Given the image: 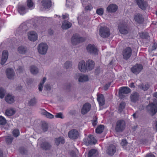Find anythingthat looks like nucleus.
<instances>
[{
  "instance_id": "nucleus-58",
  "label": "nucleus",
  "mask_w": 157,
  "mask_h": 157,
  "mask_svg": "<svg viewBox=\"0 0 157 157\" xmlns=\"http://www.w3.org/2000/svg\"><path fill=\"white\" fill-rule=\"evenodd\" d=\"M70 155L72 157H76V154L73 151H72L70 152Z\"/></svg>"
},
{
  "instance_id": "nucleus-59",
  "label": "nucleus",
  "mask_w": 157,
  "mask_h": 157,
  "mask_svg": "<svg viewBox=\"0 0 157 157\" xmlns=\"http://www.w3.org/2000/svg\"><path fill=\"white\" fill-rule=\"evenodd\" d=\"M23 71L22 67L21 66H19L17 69V71L18 73H21Z\"/></svg>"
},
{
  "instance_id": "nucleus-38",
  "label": "nucleus",
  "mask_w": 157,
  "mask_h": 157,
  "mask_svg": "<svg viewBox=\"0 0 157 157\" xmlns=\"http://www.w3.org/2000/svg\"><path fill=\"white\" fill-rule=\"evenodd\" d=\"M41 114L46 116L47 117L50 118H52L54 117V116L50 113L46 111L43 109L41 112Z\"/></svg>"
},
{
  "instance_id": "nucleus-48",
  "label": "nucleus",
  "mask_w": 157,
  "mask_h": 157,
  "mask_svg": "<svg viewBox=\"0 0 157 157\" xmlns=\"http://www.w3.org/2000/svg\"><path fill=\"white\" fill-rule=\"evenodd\" d=\"M66 6L67 7H72L73 6L74 3L73 0H66Z\"/></svg>"
},
{
  "instance_id": "nucleus-8",
  "label": "nucleus",
  "mask_w": 157,
  "mask_h": 157,
  "mask_svg": "<svg viewBox=\"0 0 157 157\" xmlns=\"http://www.w3.org/2000/svg\"><path fill=\"white\" fill-rule=\"evenodd\" d=\"M28 29L27 25L24 23L21 24L16 30V33L19 35H21L25 33Z\"/></svg>"
},
{
  "instance_id": "nucleus-49",
  "label": "nucleus",
  "mask_w": 157,
  "mask_h": 157,
  "mask_svg": "<svg viewBox=\"0 0 157 157\" xmlns=\"http://www.w3.org/2000/svg\"><path fill=\"white\" fill-rule=\"evenodd\" d=\"M36 103V99L35 98H32L29 101L28 104L29 106H33Z\"/></svg>"
},
{
  "instance_id": "nucleus-42",
  "label": "nucleus",
  "mask_w": 157,
  "mask_h": 157,
  "mask_svg": "<svg viewBox=\"0 0 157 157\" xmlns=\"http://www.w3.org/2000/svg\"><path fill=\"white\" fill-rule=\"evenodd\" d=\"M72 66V63L70 61H66L64 64V66L66 69L70 68Z\"/></svg>"
},
{
  "instance_id": "nucleus-39",
  "label": "nucleus",
  "mask_w": 157,
  "mask_h": 157,
  "mask_svg": "<svg viewBox=\"0 0 157 157\" xmlns=\"http://www.w3.org/2000/svg\"><path fill=\"white\" fill-rule=\"evenodd\" d=\"M38 68L35 66H32L30 67V71L31 73L34 75L37 74L38 72Z\"/></svg>"
},
{
  "instance_id": "nucleus-13",
  "label": "nucleus",
  "mask_w": 157,
  "mask_h": 157,
  "mask_svg": "<svg viewBox=\"0 0 157 157\" xmlns=\"http://www.w3.org/2000/svg\"><path fill=\"white\" fill-rule=\"evenodd\" d=\"M143 69V67L141 64H136L131 68V71L135 74L140 73Z\"/></svg>"
},
{
  "instance_id": "nucleus-61",
  "label": "nucleus",
  "mask_w": 157,
  "mask_h": 157,
  "mask_svg": "<svg viewBox=\"0 0 157 157\" xmlns=\"http://www.w3.org/2000/svg\"><path fill=\"white\" fill-rule=\"evenodd\" d=\"M86 9L87 10H90L92 8V6L91 5H88L86 7Z\"/></svg>"
},
{
  "instance_id": "nucleus-31",
  "label": "nucleus",
  "mask_w": 157,
  "mask_h": 157,
  "mask_svg": "<svg viewBox=\"0 0 157 157\" xmlns=\"http://www.w3.org/2000/svg\"><path fill=\"white\" fill-rule=\"evenodd\" d=\"M55 142L57 146H58L60 143H61L62 144H64L65 141L63 137H59L58 138H55Z\"/></svg>"
},
{
  "instance_id": "nucleus-22",
  "label": "nucleus",
  "mask_w": 157,
  "mask_h": 157,
  "mask_svg": "<svg viewBox=\"0 0 157 157\" xmlns=\"http://www.w3.org/2000/svg\"><path fill=\"white\" fill-rule=\"evenodd\" d=\"M118 9V6L115 4H111L107 7L106 10L109 13L115 12Z\"/></svg>"
},
{
  "instance_id": "nucleus-54",
  "label": "nucleus",
  "mask_w": 157,
  "mask_h": 157,
  "mask_svg": "<svg viewBox=\"0 0 157 157\" xmlns=\"http://www.w3.org/2000/svg\"><path fill=\"white\" fill-rule=\"evenodd\" d=\"M27 4L29 8H31L33 6V3L32 0H27Z\"/></svg>"
},
{
  "instance_id": "nucleus-23",
  "label": "nucleus",
  "mask_w": 157,
  "mask_h": 157,
  "mask_svg": "<svg viewBox=\"0 0 157 157\" xmlns=\"http://www.w3.org/2000/svg\"><path fill=\"white\" fill-rule=\"evenodd\" d=\"M87 70L89 71L91 70L94 68L95 63L92 60H88L86 62Z\"/></svg>"
},
{
  "instance_id": "nucleus-47",
  "label": "nucleus",
  "mask_w": 157,
  "mask_h": 157,
  "mask_svg": "<svg viewBox=\"0 0 157 157\" xmlns=\"http://www.w3.org/2000/svg\"><path fill=\"white\" fill-rule=\"evenodd\" d=\"M6 123L5 118L2 116H0V124L4 125Z\"/></svg>"
},
{
  "instance_id": "nucleus-1",
  "label": "nucleus",
  "mask_w": 157,
  "mask_h": 157,
  "mask_svg": "<svg viewBox=\"0 0 157 157\" xmlns=\"http://www.w3.org/2000/svg\"><path fill=\"white\" fill-rule=\"evenodd\" d=\"M125 126V121L123 120H119L116 123L115 130L117 132H122L124 130Z\"/></svg>"
},
{
  "instance_id": "nucleus-40",
  "label": "nucleus",
  "mask_w": 157,
  "mask_h": 157,
  "mask_svg": "<svg viewBox=\"0 0 157 157\" xmlns=\"http://www.w3.org/2000/svg\"><path fill=\"white\" fill-rule=\"evenodd\" d=\"M104 128V126L103 125H100L96 129V132L100 134L102 133Z\"/></svg>"
},
{
  "instance_id": "nucleus-7",
  "label": "nucleus",
  "mask_w": 157,
  "mask_h": 157,
  "mask_svg": "<svg viewBox=\"0 0 157 157\" xmlns=\"http://www.w3.org/2000/svg\"><path fill=\"white\" fill-rule=\"evenodd\" d=\"M48 46L44 43H41L38 46V52L41 55H44L46 54L48 49Z\"/></svg>"
},
{
  "instance_id": "nucleus-25",
  "label": "nucleus",
  "mask_w": 157,
  "mask_h": 157,
  "mask_svg": "<svg viewBox=\"0 0 157 157\" xmlns=\"http://www.w3.org/2000/svg\"><path fill=\"white\" fill-rule=\"evenodd\" d=\"M76 76L78 78V81L79 82H83L88 80V77L87 75L78 74H76Z\"/></svg>"
},
{
  "instance_id": "nucleus-11",
  "label": "nucleus",
  "mask_w": 157,
  "mask_h": 157,
  "mask_svg": "<svg viewBox=\"0 0 157 157\" xmlns=\"http://www.w3.org/2000/svg\"><path fill=\"white\" fill-rule=\"evenodd\" d=\"M68 137L72 140L77 139L79 136V132L76 129H73L70 131L68 134Z\"/></svg>"
},
{
  "instance_id": "nucleus-46",
  "label": "nucleus",
  "mask_w": 157,
  "mask_h": 157,
  "mask_svg": "<svg viewBox=\"0 0 157 157\" xmlns=\"http://www.w3.org/2000/svg\"><path fill=\"white\" fill-rule=\"evenodd\" d=\"M6 92V91L5 89L2 88H0V98H4Z\"/></svg>"
},
{
  "instance_id": "nucleus-51",
  "label": "nucleus",
  "mask_w": 157,
  "mask_h": 157,
  "mask_svg": "<svg viewBox=\"0 0 157 157\" xmlns=\"http://www.w3.org/2000/svg\"><path fill=\"white\" fill-rule=\"evenodd\" d=\"M128 144V143L127 142V141L126 140L123 139L122 140L121 144L123 147L125 149L126 148V146Z\"/></svg>"
},
{
  "instance_id": "nucleus-5",
  "label": "nucleus",
  "mask_w": 157,
  "mask_h": 157,
  "mask_svg": "<svg viewBox=\"0 0 157 157\" xmlns=\"http://www.w3.org/2000/svg\"><path fill=\"white\" fill-rule=\"evenodd\" d=\"M99 33L100 36L103 38L108 37L110 35L109 29L106 27H101Z\"/></svg>"
},
{
  "instance_id": "nucleus-55",
  "label": "nucleus",
  "mask_w": 157,
  "mask_h": 157,
  "mask_svg": "<svg viewBox=\"0 0 157 157\" xmlns=\"http://www.w3.org/2000/svg\"><path fill=\"white\" fill-rule=\"evenodd\" d=\"M13 134L14 136L17 137L19 135V131L17 129H14L13 131Z\"/></svg>"
},
{
  "instance_id": "nucleus-63",
  "label": "nucleus",
  "mask_w": 157,
  "mask_h": 157,
  "mask_svg": "<svg viewBox=\"0 0 157 157\" xmlns=\"http://www.w3.org/2000/svg\"><path fill=\"white\" fill-rule=\"evenodd\" d=\"M110 83H109L108 84H106L104 86V89L105 90H107L108 89L109 87L110 86Z\"/></svg>"
},
{
  "instance_id": "nucleus-62",
  "label": "nucleus",
  "mask_w": 157,
  "mask_h": 157,
  "mask_svg": "<svg viewBox=\"0 0 157 157\" xmlns=\"http://www.w3.org/2000/svg\"><path fill=\"white\" fill-rule=\"evenodd\" d=\"M97 118L95 117V119L94 120V122H93V124L94 126H95L97 125Z\"/></svg>"
},
{
  "instance_id": "nucleus-9",
  "label": "nucleus",
  "mask_w": 157,
  "mask_h": 157,
  "mask_svg": "<svg viewBox=\"0 0 157 157\" xmlns=\"http://www.w3.org/2000/svg\"><path fill=\"white\" fill-rule=\"evenodd\" d=\"M132 54V50L131 48L128 47L123 50L122 52V55L123 58L127 60L131 56Z\"/></svg>"
},
{
  "instance_id": "nucleus-33",
  "label": "nucleus",
  "mask_w": 157,
  "mask_h": 157,
  "mask_svg": "<svg viewBox=\"0 0 157 157\" xmlns=\"http://www.w3.org/2000/svg\"><path fill=\"white\" fill-rule=\"evenodd\" d=\"M139 88L144 91H146L149 88L150 86L148 83L145 84H141L138 85Z\"/></svg>"
},
{
  "instance_id": "nucleus-52",
  "label": "nucleus",
  "mask_w": 157,
  "mask_h": 157,
  "mask_svg": "<svg viewBox=\"0 0 157 157\" xmlns=\"http://www.w3.org/2000/svg\"><path fill=\"white\" fill-rule=\"evenodd\" d=\"M104 11L102 8L98 9L96 10V13L99 15H102L103 14Z\"/></svg>"
},
{
  "instance_id": "nucleus-50",
  "label": "nucleus",
  "mask_w": 157,
  "mask_h": 157,
  "mask_svg": "<svg viewBox=\"0 0 157 157\" xmlns=\"http://www.w3.org/2000/svg\"><path fill=\"white\" fill-rule=\"evenodd\" d=\"M13 140V138L11 136H8L6 139V141L8 144H10Z\"/></svg>"
},
{
  "instance_id": "nucleus-57",
  "label": "nucleus",
  "mask_w": 157,
  "mask_h": 157,
  "mask_svg": "<svg viewBox=\"0 0 157 157\" xmlns=\"http://www.w3.org/2000/svg\"><path fill=\"white\" fill-rule=\"evenodd\" d=\"M19 151L22 154H25L27 152L26 150L23 147L20 148Z\"/></svg>"
},
{
  "instance_id": "nucleus-35",
  "label": "nucleus",
  "mask_w": 157,
  "mask_h": 157,
  "mask_svg": "<svg viewBox=\"0 0 157 157\" xmlns=\"http://www.w3.org/2000/svg\"><path fill=\"white\" fill-rule=\"evenodd\" d=\"M97 154L96 150L95 149H91L89 151L88 154V157H95Z\"/></svg>"
},
{
  "instance_id": "nucleus-34",
  "label": "nucleus",
  "mask_w": 157,
  "mask_h": 157,
  "mask_svg": "<svg viewBox=\"0 0 157 157\" xmlns=\"http://www.w3.org/2000/svg\"><path fill=\"white\" fill-rule=\"evenodd\" d=\"M18 51L20 54H24L27 52V50L26 47L23 46H21L18 48Z\"/></svg>"
},
{
  "instance_id": "nucleus-20",
  "label": "nucleus",
  "mask_w": 157,
  "mask_h": 157,
  "mask_svg": "<svg viewBox=\"0 0 157 157\" xmlns=\"http://www.w3.org/2000/svg\"><path fill=\"white\" fill-rule=\"evenodd\" d=\"M134 18L135 21L138 23H142L144 21V18L143 15L140 13L135 14Z\"/></svg>"
},
{
  "instance_id": "nucleus-24",
  "label": "nucleus",
  "mask_w": 157,
  "mask_h": 157,
  "mask_svg": "<svg viewBox=\"0 0 157 157\" xmlns=\"http://www.w3.org/2000/svg\"><path fill=\"white\" fill-rule=\"evenodd\" d=\"M78 67L80 70L82 72H85L87 70L86 64L85 62L83 60L79 62Z\"/></svg>"
},
{
  "instance_id": "nucleus-27",
  "label": "nucleus",
  "mask_w": 157,
  "mask_h": 157,
  "mask_svg": "<svg viewBox=\"0 0 157 157\" xmlns=\"http://www.w3.org/2000/svg\"><path fill=\"white\" fill-rule=\"evenodd\" d=\"M8 56V53L6 50L4 51L2 53L1 64L2 65L4 64L6 61Z\"/></svg>"
},
{
  "instance_id": "nucleus-45",
  "label": "nucleus",
  "mask_w": 157,
  "mask_h": 157,
  "mask_svg": "<svg viewBox=\"0 0 157 157\" xmlns=\"http://www.w3.org/2000/svg\"><path fill=\"white\" fill-rule=\"evenodd\" d=\"M46 79V78H44L42 81L40 82V84H39L38 89L40 91H41L42 90V88H43V84L45 82Z\"/></svg>"
},
{
  "instance_id": "nucleus-3",
  "label": "nucleus",
  "mask_w": 157,
  "mask_h": 157,
  "mask_svg": "<svg viewBox=\"0 0 157 157\" xmlns=\"http://www.w3.org/2000/svg\"><path fill=\"white\" fill-rule=\"evenodd\" d=\"M85 40L82 37H81L79 35L76 34L74 35L71 39V42L73 45H76L77 44L82 42Z\"/></svg>"
},
{
  "instance_id": "nucleus-29",
  "label": "nucleus",
  "mask_w": 157,
  "mask_h": 157,
  "mask_svg": "<svg viewBox=\"0 0 157 157\" xmlns=\"http://www.w3.org/2000/svg\"><path fill=\"white\" fill-rule=\"evenodd\" d=\"M6 101L9 104H11L14 101V97L12 95L8 94L5 97Z\"/></svg>"
},
{
  "instance_id": "nucleus-30",
  "label": "nucleus",
  "mask_w": 157,
  "mask_h": 157,
  "mask_svg": "<svg viewBox=\"0 0 157 157\" xmlns=\"http://www.w3.org/2000/svg\"><path fill=\"white\" fill-rule=\"evenodd\" d=\"M71 25L72 24L71 22L65 21L62 23V27L63 29H67L70 28Z\"/></svg>"
},
{
  "instance_id": "nucleus-41",
  "label": "nucleus",
  "mask_w": 157,
  "mask_h": 157,
  "mask_svg": "<svg viewBox=\"0 0 157 157\" xmlns=\"http://www.w3.org/2000/svg\"><path fill=\"white\" fill-rule=\"evenodd\" d=\"M139 36L142 38L146 39H148L149 37L148 33L146 32H142L139 33Z\"/></svg>"
},
{
  "instance_id": "nucleus-36",
  "label": "nucleus",
  "mask_w": 157,
  "mask_h": 157,
  "mask_svg": "<svg viewBox=\"0 0 157 157\" xmlns=\"http://www.w3.org/2000/svg\"><path fill=\"white\" fill-rule=\"evenodd\" d=\"M15 111L13 109H7L6 110V114L8 116H10L13 115Z\"/></svg>"
},
{
  "instance_id": "nucleus-4",
  "label": "nucleus",
  "mask_w": 157,
  "mask_h": 157,
  "mask_svg": "<svg viewBox=\"0 0 157 157\" xmlns=\"http://www.w3.org/2000/svg\"><path fill=\"white\" fill-rule=\"evenodd\" d=\"M131 91L130 88L127 87H121L119 91V98L122 99L126 97V94L129 93Z\"/></svg>"
},
{
  "instance_id": "nucleus-26",
  "label": "nucleus",
  "mask_w": 157,
  "mask_h": 157,
  "mask_svg": "<svg viewBox=\"0 0 157 157\" xmlns=\"http://www.w3.org/2000/svg\"><path fill=\"white\" fill-rule=\"evenodd\" d=\"M41 3L42 6L45 10L50 8L51 6L50 0H43Z\"/></svg>"
},
{
  "instance_id": "nucleus-53",
  "label": "nucleus",
  "mask_w": 157,
  "mask_h": 157,
  "mask_svg": "<svg viewBox=\"0 0 157 157\" xmlns=\"http://www.w3.org/2000/svg\"><path fill=\"white\" fill-rule=\"evenodd\" d=\"M44 90L47 92H49L51 89V87L49 85L46 84L44 86Z\"/></svg>"
},
{
  "instance_id": "nucleus-19",
  "label": "nucleus",
  "mask_w": 157,
  "mask_h": 157,
  "mask_svg": "<svg viewBox=\"0 0 157 157\" xmlns=\"http://www.w3.org/2000/svg\"><path fill=\"white\" fill-rule=\"evenodd\" d=\"M91 105L89 103L84 104L81 109V113L82 114H85L88 112L90 110Z\"/></svg>"
},
{
  "instance_id": "nucleus-28",
  "label": "nucleus",
  "mask_w": 157,
  "mask_h": 157,
  "mask_svg": "<svg viewBox=\"0 0 157 157\" xmlns=\"http://www.w3.org/2000/svg\"><path fill=\"white\" fill-rule=\"evenodd\" d=\"M97 99L100 106H103L105 103L104 97L102 94H97Z\"/></svg>"
},
{
  "instance_id": "nucleus-60",
  "label": "nucleus",
  "mask_w": 157,
  "mask_h": 157,
  "mask_svg": "<svg viewBox=\"0 0 157 157\" xmlns=\"http://www.w3.org/2000/svg\"><path fill=\"white\" fill-rule=\"evenodd\" d=\"M157 48V44L154 43L153 44L152 47V48H151V50L153 51L155 50Z\"/></svg>"
},
{
  "instance_id": "nucleus-10",
  "label": "nucleus",
  "mask_w": 157,
  "mask_h": 157,
  "mask_svg": "<svg viewBox=\"0 0 157 157\" xmlns=\"http://www.w3.org/2000/svg\"><path fill=\"white\" fill-rule=\"evenodd\" d=\"M86 49L87 52L92 55H96L98 54V49L94 45L88 44Z\"/></svg>"
},
{
  "instance_id": "nucleus-44",
  "label": "nucleus",
  "mask_w": 157,
  "mask_h": 157,
  "mask_svg": "<svg viewBox=\"0 0 157 157\" xmlns=\"http://www.w3.org/2000/svg\"><path fill=\"white\" fill-rule=\"evenodd\" d=\"M41 129L43 132L47 131L48 129V126L47 124L44 122H43L41 125Z\"/></svg>"
},
{
  "instance_id": "nucleus-37",
  "label": "nucleus",
  "mask_w": 157,
  "mask_h": 157,
  "mask_svg": "<svg viewBox=\"0 0 157 157\" xmlns=\"http://www.w3.org/2000/svg\"><path fill=\"white\" fill-rule=\"evenodd\" d=\"M41 114L46 116L47 117L50 118H52L54 117V116L50 113L46 111L43 109L41 112Z\"/></svg>"
},
{
  "instance_id": "nucleus-18",
  "label": "nucleus",
  "mask_w": 157,
  "mask_h": 157,
  "mask_svg": "<svg viewBox=\"0 0 157 157\" xmlns=\"http://www.w3.org/2000/svg\"><path fill=\"white\" fill-rule=\"evenodd\" d=\"M40 147L43 150H49L51 148L52 145L48 142L44 141L40 144Z\"/></svg>"
},
{
  "instance_id": "nucleus-2",
  "label": "nucleus",
  "mask_w": 157,
  "mask_h": 157,
  "mask_svg": "<svg viewBox=\"0 0 157 157\" xmlns=\"http://www.w3.org/2000/svg\"><path fill=\"white\" fill-rule=\"evenodd\" d=\"M147 111L153 114H155L157 112V102L155 101L150 103L147 107Z\"/></svg>"
},
{
  "instance_id": "nucleus-17",
  "label": "nucleus",
  "mask_w": 157,
  "mask_h": 157,
  "mask_svg": "<svg viewBox=\"0 0 157 157\" xmlns=\"http://www.w3.org/2000/svg\"><path fill=\"white\" fill-rule=\"evenodd\" d=\"M28 39L30 41H35L37 39V34L34 31H31L28 33Z\"/></svg>"
},
{
  "instance_id": "nucleus-43",
  "label": "nucleus",
  "mask_w": 157,
  "mask_h": 157,
  "mask_svg": "<svg viewBox=\"0 0 157 157\" xmlns=\"http://www.w3.org/2000/svg\"><path fill=\"white\" fill-rule=\"evenodd\" d=\"M125 106V103L124 102H121L119 106L118 111L119 112L121 113L122 112L123 109L124 108Z\"/></svg>"
},
{
  "instance_id": "nucleus-15",
  "label": "nucleus",
  "mask_w": 157,
  "mask_h": 157,
  "mask_svg": "<svg viewBox=\"0 0 157 157\" xmlns=\"http://www.w3.org/2000/svg\"><path fill=\"white\" fill-rule=\"evenodd\" d=\"M118 29L119 32L122 34H126L128 32V29L126 24H120L118 26Z\"/></svg>"
},
{
  "instance_id": "nucleus-64",
  "label": "nucleus",
  "mask_w": 157,
  "mask_h": 157,
  "mask_svg": "<svg viewBox=\"0 0 157 157\" xmlns=\"http://www.w3.org/2000/svg\"><path fill=\"white\" fill-rule=\"evenodd\" d=\"M145 157H155V156L152 154H149L147 155Z\"/></svg>"
},
{
  "instance_id": "nucleus-6",
  "label": "nucleus",
  "mask_w": 157,
  "mask_h": 157,
  "mask_svg": "<svg viewBox=\"0 0 157 157\" xmlns=\"http://www.w3.org/2000/svg\"><path fill=\"white\" fill-rule=\"evenodd\" d=\"M83 140L84 144L87 146L95 144L96 142L95 139L91 135H90L86 137Z\"/></svg>"
},
{
  "instance_id": "nucleus-56",
  "label": "nucleus",
  "mask_w": 157,
  "mask_h": 157,
  "mask_svg": "<svg viewBox=\"0 0 157 157\" xmlns=\"http://www.w3.org/2000/svg\"><path fill=\"white\" fill-rule=\"evenodd\" d=\"M55 117L56 118H59L61 119H63L64 118V117L63 116L62 113H57L55 116Z\"/></svg>"
},
{
  "instance_id": "nucleus-32",
  "label": "nucleus",
  "mask_w": 157,
  "mask_h": 157,
  "mask_svg": "<svg viewBox=\"0 0 157 157\" xmlns=\"http://www.w3.org/2000/svg\"><path fill=\"white\" fill-rule=\"evenodd\" d=\"M18 11L21 14H25L26 11L25 7L22 5H20L18 7Z\"/></svg>"
},
{
  "instance_id": "nucleus-14",
  "label": "nucleus",
  "mask_w": 157,
  "mask_h": 157,
  "mask_svg": "<svg viewBox=\"0 0 157 157\" xmlns=\"http://www.w3.org/2000/svg\"><path fill=\"white\" fill-rule=\"evenodd\" d=\"M6 74L7 78L10 79H13L15 75V72L13 69L9 68L6 70Z\"/></svg>"
},
{
  "instance_id": "nucleus-21",
  "label": "nucleus",
  "mask_w": 157,
  "mask_h": 157,
  "mask_svg": "<svg viewBox=\"0 0 157 157\" xmlns=\"http://www.w3.org/2000/svg\"><path fill=\"white\" fill-rule=\"evenodd\" d=\"M116 148L113 145H110L107 148L106 152L110 155H113L116 151Z\"/></svg>"
},
{
  "instance_id": "nucleus-16",
  "label": "nucleus",
  "mask_w": 157,
  "mask_h": 157,
  "mask_svg": "<svg viewBox=\"0 0 157 157\" xmlns=\"http://www.w3.org/2000/svg\"><path fill=\"white\" fill-rule=\"evenodd\" d=\"M140 95L137 92L132 93L130 96L131 101L133 103H136L137 102L139 99Z\"/></svg>"
},
{
  "instance_id": "nucleus-12",
  "label": "nucleus",
  "mask_w": 157,
  "mask_h": 157,
  "mask_svg": "<svg viewBox=\"0 0 157 157\" xmlns=\"http://www.w3.org/2000/svg\"><path fill=\"white\" fill-rule=\"evenodd\" d=\"M139 7L143 10H145L148 6L147 2L144 0H136Z\"/></svg>"
}]
</instances>
